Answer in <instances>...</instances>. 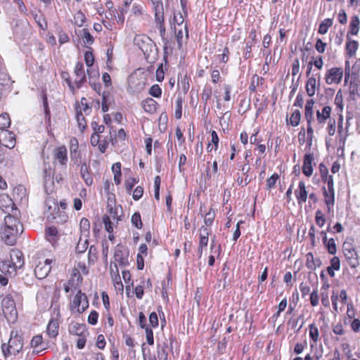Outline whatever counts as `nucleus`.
Returning a JSON list of instances; mask_svg holds the SVG:
<instances>
[{"instance_id":"f257e3e1","label":"nucleus","mask_w":360,"mask_h":360,"mask_svg":"<svg viewBox=\"0 0 360 360\" xmlns=\"http://www.w3.org/2000/svg\"><path fill=\"white\" fill-rule=\"evenodd\" d=\"M4 226L1 228V238L6 245H13L17 236L22 232V225L13 216L8 214L4 218Z\"/></svg>"},{"instance_id":"f03ea898","label":"nucleus","mask_w":360,"mask_h":360,"mask_svg":"<svg viewBox=\"0 0 360 360\" xmlns=\"http://www.w3.org/2000/svg\"><path fill=\"white\" fill-rule=\"evenodd\" d=\"M146 84V78L143 74L136 72L130 75L128 78L127 91L132 95H136L143 91Z\"/></svg>"},{"instance_id":"7ed1b4c3","label":"nucleus","mask_w":360,"mask_h":360,"mask_svg":"<svg viewBox=\"0 0 360 360\" xmlns=\"http://www.w3.org/2000/svg\"><path fill=\"white\" fill-rule=\"evenodd\" d=\"M2 310L5 318L9 323H15L18 318L15 303L11 295H6L1 302Z\"/></svg>"},{"instance_id":"20e7f679","label":"nucleus","mask_w":360,"mask_h":360,"mask_svg":"<svg viewBox=\"0 0 360 360\" xmlns=\"http://www.w3.org/2000/svg\"><path fill=\"white\" fill-rule=\"evenodd\" d=\"M89 307L86 295L78 290L70 303V310L72 314H82Z\"/></svg>"},{"instance_id":"39448f33","label":"nucleus","mask_w":360,"mask_h":360,"mask_svg":"<svg viewBox=\"0 0 360 360\" xmlns=\"http://www.w3.org/2000/svg\"><path fill=\"white\" fill-rule=\"evenodd\" d=\"M13 331L11 333V338L8 340V345L3 344L1 345V349L5 356L8 355H16L22 348V343L19 337L15 335V338H13Z\"/></svg>"},{"instance_id":"423d86ee","label":"nucleus","mask_w":360,"mask_h":360,"mask_svg":"<svg viewBox=\"0 0 360 360\" xmlns=\"http://www.w3.org/2000/svg\"><path fill=\"white\" fill-rule=\"evenodd\" d=\"M343 254L351 268L359 266V258L354 247L349 243H345L342 245Z\"/></svg>"},{"instance_id":"0eeeda50","label":"nucleus","mask_w":360,"mask_h":360,"mask_svg":"<svg viewBox=\"0 0 360 360\" xmlns=\"http://www.w3.org/2000/svg\"><path fill=\"white\" fill-rule=\"evenodd\" d=\"M54 261L51 259H46L43 262H39L35 266L34 274L38 279L45 278L51 269V264Z\"/></svg>"},{"instance_id":"6e6552de","label":"nucleus","mask_w":360,"mask_h":360,"mask_svg":"<svg viewBox=\"0 0 360 360\" xmlns=\"http://www.w3.org/2000/svg\"><path fill=\"white\" fill-rule=\"evenodd\" d=\"M332 109L330 106H324L321 110H317L316 112V129H320L323 128L324 124L331 119Z\"/></svg>"},{"instance_id":"1a4fd4ad","label":"nucleus","mask_w":360,"mask_h":360,"mask_svg":"<svg viewBox=\"0 0 360 360\" xmlns=\"http://www.w3.org/2000/svg\"><path fill=\"white\" fill-rule=\"evenodd\" d=\"M343 75V70L340 68H332L328 70L325 76L328 84H339Z\"/></svg>"},{"instance_id":"9d476101","label":"nucleus","mask_w":360,"mask_h":360,"mask_svg":"<svg viewBox=\"0 0 360 360\" xmlns=\"http://www.w3.org/2000/svg\"><path fill=\"white\" fill-rule=\"evenodd\" d=\"M114 259L115 263L121 266H125L129 264L128 253L121 244H118L115 248Z\"/></svg>"},{"instance_id":"9b49d317","label":"nucleus","mask_w":360,"mask_h":360,"mask_svg":"<svg viewBox=\"0 0 360 360\" xmlns=\"http://www.w3.org/2000/svg\"><path fill=\"white\" fill-rule=\"evenodd\" d=\"M74 73L75 75L74 84L77 89H79L86 81V72L84 70V65L82 62L77 63Z\"/></svg>"},{"instance_id":"f8f14e48","label":"nucleus","mask_w":360,"mask_h":360,"mask_svg":"<svg viewBox=\"0 0 360 360\" xmlns=\"http://www.w3.org/2000/svg\"><path fill=\"white\" fill-rule=\"evenodd\" d=\"M318 82L315 77V76L312 75L309 77L305 88L307 95L310 97H312L315 95L316 91L319 88V82H320V75L318 74Z\"/></svg>"},{"instance_id":"ddd939ff","label":"nucleus","mask_w":360,"mask_h":360,"mask_svg":"<svg viewBox=\"0 0 360 360\" xmlns=\"http://www.w3.org/2000/svg\"><path fill=\"white\" fill-rule=\"evenodd\" d=\"M15 144V139L12 132L6 130L0 134V145L8 148H13Z\"/></svg>"},{"instance_id":"4468645a","label":"nucleus","mask_w":360,"mask_h":360,"mask_svg":"<svg viewBox=\"0 0 360 360\" xmlns=\"http://www.w3.org/2000/svg\"><path fill=\"white\" fill-rule=\"evenodd\" d=\"M360 29V19L358 15H354L350 18L348 31L347 32V37L356 36Z\"/></svg>"},{"instance_id":"2eb2a0df","label":"nucleus","mask_w":360,"mask_h":360,"mask_svg":"<svg viewBox=\"0 0 360 360\" xmlns=\"http://www.w3.org/2000/svg\"><path fill=\"white\" fill-rule=\"evenodd\" d=\"M323 194L324 197V202L327 207V211L330 213L333 210V206L335 204V191H330L326 189V187H323Z\"/></svg>"},{"instance_id":"dca6fc26","label":"nucleus","mask_w":360,"mask_h":360,"mask_svg":"<svg viewBox=\"0 0 360 360\" xmlns=\"http://www.w3.org/2000/svg\"><path fill=\"white\" fill-rule=\"evenodd\" d=\"M295 195L299 205L307 201L308 192L304 181L299 182L298 188L295 191Z\"/></svg>"},{"instance_id":"f3484780","label":"nucleus","mask_w":360,"mask_h":360,"mask_svg":"<svg viewBox=\"0 0 360 360\" xmlns=\"http://www.w3.org/2000/svg\"><path fill=\"white\" fill-rule=\"evenodd\" d=\"M59 322L58 318H52L48 323L46 333L51 338H56L58 335Z\"/></svg>"},{"instance_id":"a211bd4d","label":"nucleus","mask_w":360,"mask_h":360,"mask_svg":"<svg viewBox=\"0 0 360 360\" xmlns=\"http://www.w3.org/2000/svg\"><path fill=\"white\" fill-rule=\"evenodd\" d=\"M314 155L311 153H307L304 157L302 172L306 176H310L313 173L312 162Z\"/></svg>"},{"instance_id":"6ab92c4d","label":"nucleus","mask_w":360,"mask_h":360,"mask_svg":"<svg viewBox=\"0 0 360 360\" xmlns=\"http://www.w3.org/2000/svg\"><path fill=\"white\" fill-rule=\"evenodd\" d=\"M80 175L87 186H91L94 179L90 173V167L86 162H83L80 167Z\"/></svg>"},{"instance_id":"aec40b11","label":"nucleus","mask_w":360,"mask_h":360,"mask_svg":"<svg viewBox=\"0 0 360 360\" xmlns=\"http://www.w3.org/2000/svg\"><path fill=\"white\" fill-rule=\"evenodd\" d=\"M69 331L71 334L77 336H86L88 331L84 324L73 323L70 326Z\"/></svg>"},{"instance_id":"412c9836","label":"nucleus","mask_w":360,"mask_h":360,"mask_svg":"<svg viewBox=\"0 0 360 360\" xmlns=\"http://www.w3.org/2000/svg\"><path fill=\"white\" fill-rule=\"evenodd\" d=\"M153 10L155 13V20L158 21L162 20V15H164V8L162 0H150Z\"/></svg>"},{"instance_id":"4be33fe9","label":"nucleus","mask_w":360,"mask_h":360,"mask_svg":"<svg viewBox=\"0 0 360 360\" xmlns=\"http://www.w3.org/2000/svg\"><path fill=\"white\" fill-rule=\"evenodd\" d=\"M10 260L13 264L14 267L20 269L24 264L22 254L19 250H12L10 254Z\"/></svg>"},{"instance_id":"5701e85b","label":"nucleus","mask_w":360,"mask_h":360,"mask_svg":"<svg viewBox=\"0 0 360 360\" xmlns=\"http://www.w3.org/2000/svg\"><path fill=\"white\" fill-rule=\"evenodd\" d=\"M314 101L313 99L308 100L304 107V119L307 124L314 122L313 107Z\"/></svg>"},{"instance_id":"b1692460","label":"nucleus","mask_w":360,"mask_h":360,"mask_svg":"<svg viewBox=\"0 0 360 360\" xmlns=\"http://www.w3.org/2000/svg\"><path fill=\"white\" fill-rule=\"evenodd\" d=\"M158 103L151 98H148L141 102V106L146 112L153 114L157 110Z\"/></svg>"},{"instance_id":"393cba45","label":"nucleus","mask_w":360,"mask_h":360,"mask_svg":"<svg viewBox=\"0 0 360 360\" xmlns=\"http://www.w3.org/2000/svg\"><path fill=\"white\" fill-rule=\"evenodd\" d=\"M44 173V189L48 193L49 190H51L53 185V172L51 167H49L48 169L45 168Z\"/></svg>"},{"instance_id":"a878e982","label":"nucleus","mask_w":360,"mask_h":360,"mask_svg":"<svg viewBox=\"0 0 360 360\" xmlns=\"http://www.w3.org/2000/svg\"><path fill=\"white\" fill-rule=\"evenodd\" d=\"M321 262L320 259H314L311 252H308L306 255V266L311 271H314L316 267L320 266Z\"/></svg>"},{"instance_id":"bb28decb","label":"nucleus","mask_w":360,"mask_h":360,"mask_svg":"<svg viewBox=\"0 0 360 360\" xmlns=\"http://www.w3.org/2000/svg\"><path fill=\"white\" fill-rule=\"evenodd\" d=\"M358 48L359 43L357 41L351 39L350 37H347L346 51L350 57L356 54Z\"/></svg>"},{"instance_id":"cd10ccee","label":"nucleus","mask_w":360,"mask_h":360,"mask_svg":"<svg viewBox=\"0 0 360 360\" xmlns=\"http://www.w3.org/2000/svg\"><path fill=\"white\" fill-rule=\"evenodd\" d=\"M55 158L60 165H65L68 161L67 150L65 147L60 146L56 150Z\"/></svg>"},{"instance_id":"c85d7f7f","label":"nucleus","mask_w":360,"mask_h":360,"mask_svg":"<svg viewBox=\"0 0 360 360\" xmlns=\"http://www.w3.org/2000/svg\"><path fill=\"white\" fill-rule=\"evenodd\" d=\"M0 271L3 274H12L16 271L10 259L3 260L0 262Z\"/></svg>"},{"instance_id":"c756f323","label":"nucleus","mask_w":360,"mask_h":360,"mask_svg":"<svg viewBox=\"0 0 360 360\" xmlns=\"http://www.w3.org/2000/svg\"><path fill=\"white\" fill-rule=\"evenodd\" d=\"M167 345L165 342L157 344V357L160 360H167Z\"/></svg>"},{"instance_id":"7c9ffc66","label":"nucleus","mask_w":360,"mask_h":360,"mask_svg":"<svg viewBox=\"0 0 360 360\" xmlns=\"http://www.w3.org/2000/svg\"><path fill=\"white\" fill-rule=\"evenodd\" d=\"M333 24L332 18H326L321 22L319 26L318 32L321 34H325L328 32L329 27Z\"/></svg>"},{"instance_id":"2f4dec72","label":"nucleus","mask_w":360,"mask_h":360,"mask_svg":"<svg viewBox=\"0 0 360 360\" xmlns=\"http://www.w3.org/2000/svg\"><path fill=\"white\" fill-rule=\"evenodd\" d=\"M79 37L83 40L84 44L87 46L88 45H91L94 39L93 36L89 33L87 29H82L79 31Z\"/></svg>"},{"instance_id":"473e14b6","label":"nucleus","mask_w":360,"mask_h":360,"mask_svg":"<svg viewBox=\"0 0 360 360\" xmlns=\"http://www.w3.org/2000/svg\"><path fill=\"white\" fill-rule=\"evenodd\" d=\"M81 236L88 238L89 235L90 223L86 218H82L79 224Z\"/></svg>"},{"instance_id":"72a5a7b5","label":"nucleus","mask_w":360,"mask_h":360,"mask_svg":"<svg viewBox=\"0 0 360 360\" xmlns=\"http://www.w3.org/2000/svg\"><path fill=\"white\" fill-rule=\"evenodd\" d=\"M13 205L14 204L12 199L8 195H0V207H5L7 210L5 212H8V209L13 210Z\"/></svg>"},{"instance_id":"f704fd0d","label":"nucleus","mask_w":360,"mask_h":360,"mask_svg":"<svg viewBox=\"0 0 360 360\" xmlns=\"http://www.w3.org/2000/svg\"><path fill=\"white\" fill-rule=\"evenodd\" d=\"M58 230L56 227L51 226L46 229V239L52 244H53L56 242Z\"/></svg>"},{"instance_id":"c9c22d12","label":"nucleus","mask_w":360,"mask_h":360,"mask_svg":"<svg viewBox=\"0 0 360 360\" xmlns=\"http://www.w3.org/2000/svg\"><path fill=\"white\" fill-rule=\"evenodd\" d=\"M349 89L354 99L360 98V82H351Z\"/></svg>"},{"instance_id":"e433bc0d","label":"nucleus","mask_w":360,"mask_h":360,"mask_svg":"<svg viewBox=\"0 0 360 360\" xmlns=\"http://www.w3.org/2000/svg\"><path fill=\"white\" fill-rule=\"evenodd\" d=\"M88 246V238H84L83 236H80L77 245L76 246V251L78 253H83L87 250Z\"/></svg>"},{"instance_id":"4c0bfd02","label":"nucleus","mask_w":360,"mask_h":360,"mask_svg":"<svg viewBox=\"0 0 360 360\" xmlns=\"http://www.w3.org/2000/svg\"><path fill=\"white\" fill-rule=\"evenodd\" d=\"M309 338L313 340L314 343H316L319 338V332L318 328L314 323H311L309 326Z\"/></svg>"},{"instance_id":"58836bf2","label":"nucleus","mask_w":360,"mask_h":360,"mask_svg":"<svg viewBox=\"0 0 360 360\" xmlns=\"http://www.w3.org/2000/svg\"><path fill=\"white\" fill-rule=\"evenodd\" d=\"M11 120L8 114L3 113L0 115V129H6L10 127Z\"/></svg>"},{"instance_id":"ea45409f","label":"nucleus","mask_w":360,"mask_h":360,"mask_svg":"<svg viewBox=\"0 0 360 360\" xmlns=\"http://www.w3.org/2000/svg\"><path fill=\"white\" fill-rule=\"evenodd\" d=\"M301 119V114L299 110H295L290 117V123L293 127L299 125Z\"/></svg>"},{"instance_id":"a19ab883","label":"nucleus","mask_w":360,"mask_h":360,"mask_svg":"<svg viewBox=\"0 0 360 360\" xmlns=\"http://www.w3.org/2000/svg\"><path fill=\"white\" fill-rule=\"evenodd\" d=\"M215 218V212L213 209L210 208L209 212L205 214L204 219V223L205 226H210L212 224L213 221Z\"/></svg>"},{"instance_id":"79ce46f5","label":"nucleus","mask_w":360,"mask_h":360,"mask_svg":"<svg viewBox=\"0 0 360 360\" xmlns=\"http://www.w3.org/2000/svg\"><path fill=\"white\" fill-rule=\"evenodd\" d=\"M70 150L72 158H77L79 155L78 153V142L76 139H73L70 141Z\"/></svg>"},{"instance_id":"37998d69","label":"nucleus","mask_w":360,"mask_h":360,"mask_svg":"<svg viewBox=\"0 0 360 360\" xmlns=\"http://www.w3.org/2000/svg\"><path fill=\"white\" fill-rule=\"evenodd\" d=\"M132 224L137 229H140L142 228L143 224L139 212H135L131 219Z\"/></svg>"},{"instance_id":"c03bdc74","label":"nucleus","mask_w":360,"mask_h":360,"mask_svg":"<svg viewBox=\"0 0 360 360\" xmlns=\"http://www.w3.org/2000/svg\"><path fill=\"white\" fill-rule=\"evenodd\" d=\"M324 245L326 247L328 253L330 255H335L336 253V245L333 238H330Z\"/></svg>"},{"instance_id":"a18cd8bd","label":"nucleus","mask_w":360,"mask_h":360,"mask_svg":"<svg viewBox=\"0 0 360 360\" xmlns=\"http://www.w3.org/2000/svg\"><path fill=\"white\" fill-rule=\"evenodd\" d=\"M161 179L159 176H156L154 179V195L156 200L160 199Z\"/></svg>"},{"instance_id":"49530a36","label":"nucleus","mask_w":360,"mask_h":360,"mask_svg":"<svg viewBox=\"0 0 360 360\" xmlns=\"http://www.w3.org/2000/svg\"><path fill=\"white\" fill-rule=\"evenodd\" d=\"M326 131L330 136H333L335 133V120L330 119L327 122Z\"/></svg>"},{"instance_id":"de8ad7c7","label":"nucleus","mask_w":360,"mask_h":360,"mask_svg":"<svg viewBox=\"0 0 360 360\" xmlns=\"http://www.w3.org/2000/svg\"><path fill=\"white\" fill-rule=\"evenodd\" d=\"M97 259V250L94 245H91L88 252V259L89 263H94Z\"/></svg>"},{"instance_id":"09e8293b","label":"nucleus","mask_w":360,"mask_h":360,"mask_svg":"<svg viewBox=\"0 0 360 360\" xmlns=\"http://www.w3.org/2000/svg\"><path fill=\"white\" fill-rule=\"evenodd\" d=\"M279 176L278 174H273L269 178L266 180V187L268 189H271L274 188L276 184L277 180L278 179Z\"/></svg>"},{"instance_id":"8fccbe9b","label":"nucleus","mask_w":360,"mask_h":360,"mask_svg":"<svg viewBox=\"0 0 360 360\" xmlns=\"http://www.w3.org/2000/svg\"><path fill=\"white\" fill-rule=\"evenodd\" d=\"M182 115V100L181 98H178L176 100V106H175V117L176 119H180Z\"/></svg>"},{"instance_id":"3c124183","label":"nucleus","mask_w":360,"mask_h":360,"mask_svg":"<svg viewBox=\"0 0 360 360\" xmlns=\"http://www.w3.org/2000/svg\"><path fill=\"white\" fill-rule=\"evenodd\" d=\"M77 122L78 124L79 127L83 130L86 127V122L84 115L82 113V110L79 111H77Z\"/></svg>"},{"instance_id":"603ef678","label":"nucleus","mask_w":360,"mask_h":360,"mask_svg":"<svg viewBox=\"0 0 360 360\" xmlns=\"http://www.w3.org/2000/svg\"><path fill=\"white\" fill-rule=\"evenodd\" d=\"M85 19L86 18L84 14L81 11L77 12L74 16L75 22L79 27L83 25Z\"/></svg>"},{"instance_id":"864d4df0","label":"nucleus","mask_w":360,"mask_h":360,"mask_svg":"<svg viewBox=\"0 0 360 360\" xmlns=\"http://www.w3.org/2000/svg\"><path fill=\"white\" fill-rule=\"evenodd\" d=\"M103 221L104 223L105 230L109 233H112L113 232V226H112V222L111 221L110 217L105 215L103 218Z\"/></svg>"},{"instance_id":"5fc2aeb1","label":"nucleus","mask_w":360,"mask_h":360,"mask_svg":"<svg viewBox=\"0 0 360 360\" xmlns=\"http://www.w3.org/2000/svg\"><path fill=\"white\" fill-rule=\"evenodd\" d=\"M149 94L155 98H159L161 96L162 90L158 84H154L150 88Z\"/></svg>"},{"instance_id":"6e6d98bb","label":"nucleus","mask_w":360,"mask_h":360,"mask_svg":"<svg viewBox=\"0 0 360 360\" xmlns=\"http://www.w3.org/2000/svg\"><path fill=\"white\" fill-rule=\"evenodd\" d=\"M209 238L199 237L198 254L199 257L202 256V250L207 246Z\"/></svg>"},{"instance_id":"4d7b16f0","label":"nucleus","mask_w":360,"mask_h":360,"mask_svg":"<svg viewBox=\"0 0 360 360\" xmlns=\"http://www.w3.org/2000/svg\"><path fill=\"white\" fill-rule=\"evenodd\" d=\"M124 342H125L126 345H127L129 347H130L129 353L134 354L135 351L134 350L133 348L135 346V342H134V339L129 335H124Z\"/></svg>"},{"instance_id":"13d9d810","label":"nucleus","mask_w":360,"mask_h":360,"mask_svg":"<svg viewBox=\"0 0 360 360\" xmlns=\"http://www.w3.org/2000/svg\"><path fill=\"white\" fill-rule=\"evenodd\" d=\"M307 145H309L310 146L312 143V139L314 138V129L312 127V123L307 124Z\"/></svg>"},{"instance_id":"bf43d9fd","label":"nucleus","mask_w":360,"mask_h":360,"mask_svg":"<svg viewBox=\"0 0 360 360\" xmlns=\"http://www.w3.org/2000/svg\"><path fill=\"white\" fill-rule=\"evenodd\" d=\"M319 297L317 289L314 290L310 294V303L313 307L319 304Z\"/></svg>"},{"instance_id":"052dcab7","label":"nucleus","mask_w":360,"mask_h":360,"mask_svg":"<svg viewBox=\"0 0 360 360\" xmlns=\"http://www.w3.org/2000/svg\"><path fill=\"white\" fill-rule=\"evenodd\" d=\"M84 60L87 67H91L94 62V57L91 51H86L84 53Z\"/></svg>"},{"instance_id":"680f3d73","label":"nucleus","mask_w":360,"mask_h":360,"mask_svg":"<svg viewBox=\"0 0 360 360\" xmlns=\"http://www.w3.org/2000/svg\"><path fill=\"white\" fill-rule=\"evenodd\" d=\"M338 20L341 25H345L347 22V15L345 11L342 8L338 14Z\"/></svg>"},{"instance_id":"e2e57ef3","label":"nucleus","mask_w":360,"mask_h":360,"mask_svg":"<svg viewBox=\"0 0 360 360\" xmlns=\"http://www.w3.org/2000/svg\"><path fill=\"white\" fill-rule=\"evenodd\" d=\"M326 43L323 42L321 39H317L315 44V48L319 53H324L326 51Z\"/></svg>"},{"instance_id":"0e129e2a","label":"nucleus","mask_w":360,"mask_h":360,"mask_svg":"<svg viewBox=\"0 0 360 360\" xmlns=\"http://www.w3.org/2000/svg\"><path fill=\"white\" fill-rule=\"evenodd\" d=\"M146 331V338L148 345H153L154 344V338H153V332L151 328H146L145 329Z\"/></svg>"},{"instance_id":"69168bd1","label":"nucleus","mask_w":360,"mask_h":360,"mask_svg":"<svg viewBox=\"0 0 360 360\" xmlns=\"http://www.w3.org/2000/svg\"><path fill=\"white\" fill-rule=\"evenodd\" d=\"M143 187L139 186L134 189V191L133 192V195H132L133 199L134 200H139L143 196Z\"/></svg>"},{"instance_id":"338daca9","label":"nucleus","mask_w":360,"mask_h":360,"mask_svg":"<svg viewBox=\"0 0 360 360\" xmlns=\"http://www.w3.org/2000/svg\"><path fill=\"white\" fill-rule=\"evenodd\" d=\"M229 49L227 47H225L223 49V53L221 54L218 55L217 57H218L219 61L226 63L229 60Z\"/></svg>"},{"instance_id":"774afa93","label":"nucleus","mask_w":360,"mask_h":360,"mask_svg":"<svg viewBox=\"0 0 360 360\" xmlns=\"http://www.w3.org/2000/svg\"><path fill=\"white\" fill-rule=\"evenodd\" d=\"M98 314L93 310L90 312L88 317V322L91 325H95L98 321Z\"/></svg>"}]
</instances>
